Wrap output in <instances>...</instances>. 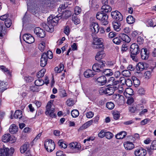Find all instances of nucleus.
<instances>
[{
  "label": "nucleus",
  "instance_id": "obj_29",
  "mask_svg": "<svg viewBox=\"0 0 156 156\" xmlns=\"http://www.w3.org/2000/svg\"><path fill=\"white\" fill-rule=\"evenodd\" d=\"M14 117L15 118L20 119L22 117V111L20 110H16L14 114Z\"/></svg>",
  "mask_w": 156,
  "mask_h": 156
},
{
  "label": "nucleus",
  "instance_id": "obj_34",
  "mask_svg": "<svg viewBox=\"0 0 156 156\" xmlns=\"http://www.w3.org/2000/svg\"><path fill=\"white\" fill-rule=\"evenodd\" d=\"M44 83V80L41 79H38L35 81L34 83L37 86H40L43 85Z\"/></svg>",
  "mask_w": 156,
  "mask_h": 156
},
{
  "label": "nucleus",
  "instance_id": "obj_45",
  "mask_svg": "<svg viewBox=\"0 0 156 156\" xmlns=\"http://www.w3.org/2000/svg\"><path fill=\"white\" fill-rule=\"evenodd\" d=\"M120 37H116L114 38L113 41L114 43L116 44H119L122 42V40L120 39Z\"/></svg>",
  "mask_w": 156,
  "mask_h": 156
},
{
  "label": "nucleus",
  "instance_id": "obj_18",
  "mask_svg": "<svg viewBox=\"0 0 156 156\" xmlns=\"http://www.w3.org/2000/svg\"><path fill=\"white\" fill-rule=\"evenodd\" d=\"M125 148L127 150H131L134 147V145L131 142L127 141L124 144Z\"/></svg>",
  "mask_w": 156,
  "mask_h": 156
},
{
  "label": "nucleus",
  "instance_id": "obj_27",
  "mask_svg": "<svg viewBox=\"0 0 156 156\" xmlns=\"http://www.w3.org/2000/svg\"><path fill=\"white\" fill-rule=\"evenodd\" d=\"M144 64L143 63L140 62L138 63L136 66V69L137 70L142 71L144 69Z\"/></svg>",
  "mask_w": 156,
  "mask_h": 156
},
{
  "label": "nucleus",
  "instance_id": "obj_28",
  "mask_svg": "<svg viewBox=\"0 0 156 156\" xmlns=\"http://www.w3.org/2000/svg\"><path fill=\"white\" fill-rule=\"evenodd\" d=\"M62 16H63L65 18L67 19L70 16H71V12L70 11H65L64 12L62 11Z\"/></svg>",
  "mask_w": 156,
  "mask_h": 156
},
{
  "label": "nucleus",
  "instance_id": "obj_56",
  "mask_svg": "<svg viewBox=\"0 0 156 156\" xmlns=\"http://www.w3.org/2000/svg\"><path fill=\"white\" fill-rule=\"evenodd\" d=\"M30 90L33 92L38 91V89L37 86L35 85V86H32L30 87Z\"/></svg>",
  "mask_w": 156,
  "mask_h": 156
},
{
  "label": "nucleus",
  "instance_id": "obj_54",
  "mask_svg": "<svg viewBox=\"0 0 156 156\" xmlns=\"http://www.w3.org/2000/svg\"><path fill=\"white\" fill-rule=\"evenodd\" d=\"M4 24L2 22H0V37H2L3 35L2 33Z\"/></svg>",
  "mask_w": 156,
  "mask_h": 156
},
{
  "label": "nucleus",
  "instance_id": "obj_41",
  "mask_svg": "<svg viewBox=\"0 0 156 156\" xmlns=\"http://www.w3.org/2000/svg\"><path fill=\"white\" fill-rule=\"evenodd\" d=\"M13 148L11 147L10 149H9V151L6 152V156H12L14 152Z\"/></svg>",
  "mask_w": 156,
  "mask_h": 156
},
{
  "label": "nucleus",
  "instance_id": "obj_48",
  "mask_svg": "<svg viewBox=\"0 0 156 156\" xmlns=\"http://www.w3.org/2000/svg\"><path fill=\"white\" fill-rule=\"evenodd\" d=\"M44 53H45L47 55V58L49 59H51L53 58V54L52 52L50 51H48L46 52H44Z\"/></svg>",
  "mask_w": 156,
  "mask_h": 156
},
{
  "label": "nucleus",
  "instance_id": "obj_55",
  "mask_svg": "<svg viewBox=\"0 0 156 156\" xmlns=\"http://www.w3.org/2000/svg\"><path fill=\"white\" fill-rule=\"evenodd\" d=\"M105 132L104 131V130H102L98 133V136L102 138L105 136Z\"/></svg>",
  "mask_w": 156,
  "mask_h": 156
},
{
  "label": "nucleus",
  "instance_id": "obj_21",
  "mask_svg": "<svg viewBox=\"0 0 156 156\" xmlns=\"http://www.w3.org/2000/svg\"><path fill=\"white\" fill-rule=\"evenodd\" d=\"M95 74L90 69H87L84 73V75L86 78L93 77Z\"/></svg>",
  "mask_w": 156,
  "mask_h": 156
},
{
  "label": "nucleus",
  "instance_id": "obj_24",
  "mask_svg": "<svg viewBox=\"0 0 156 156\" xmlns=\"http://www.w3.org/2000/svg\"><path fill=\"white\" fill-rule=\"evenodd\" d=\"M93 120H91L85 123L82 126L80 127L79 128V130H83L84 129H85L87 128L88 127H89L90 125H91L93 123Z\"/></svg>",
  "mask_w": 156,
  "mask_h": 156
},
{
  "label": "nucleus",
  "instance_id": "obj_64",
  "mask_svg": "<svg viewBox=\"0 0 156 156\" xmlns=\"http://www.w3.org/2000/svg\"><path fill=\"white\" fill-rule=\"evenodd\" d=\"M57 156H65V154H63V152L62 151H58L56 153Z\"/></svg>",
  "mask_w": 156,
  "mask_h": 156
},
{
  "label": "nucleus",
  "instance_id": "obj_59",
  "mask_svg": "<svg viewBox=\"0 0 156 156\" xmlns=\"http://www.w3.org/2000/svg\"><path fill=\"white\" fill-rule=\"evenodd\" d=\"M138 92L140 94L144 95L145 93V90L144 89L141 88L139 89Z\"/></svg>",
  "mask_w": 156,
  "mask_h": 156
},
{
  "label": "nucleus",
  "instance_id": "obj_32",
  "mask_svg": "<svg viewBox=\"0 0 156 156\" xmlns=\"http://www.w3.org/2000/svg\"><path fill=\"white\" fill-rule=\"evenodd\" d=\"M120 23L119 22H114L113 23V26L114 29L117 31L120 30Z\"/></svg>",
  "mask_w": 156,
  "mask_h": 156
},
{
  "label": "nucleus",
  "instance_id": "obj_6",
  "mask_svg": "<svg viewBox=\"0 0 156 156\" xmlns=\"http://www.w3.org/2000/svg\"><path fill=\"white\" fill-rule=\"evenodd\" d=\"M51 20V17H49L47 19V23H43L41 24L42 27L46 31L52 32L54 31V28L50 24V21Z\"/></svg>",
  "mask_w": 156,
  "mask_h": 156
},
{
  "label": "nucleus",
  "instance_id": "obj_61",
  "mask_svg": "<svg viewBox=\"0 0 156 156\" xmlns=\"http://www.w3.org/2000/svg\"><path fill=\"white\" fill-rule=\"evenodd\" d=\"M9 16L8 14H5L3 16H1L0 17V19L3 20H6V19H8V18Z\"/></svg>",
  "mask_w": 156,
  "mask_h": 156
},
{
  "label": "nucleus",
  "instance_id": "obj_19",
  "mask_svg": "<svg viewBox=\"0 0 156 156\" xmlns=\"http://www.w3.org/2000/svg\"><path fill=\"white\" fill-rule=\"evenodd\" d=\"M119 37L122 40L127 43L130 41V38L126 34H119Z\"/></svg>",
  "mask_w": 156,
  "mask_h": 156
},
{
  "label": "nucleus",
  "instance_id": "obj_3",
  "mask_svg": "<svg viewBox=\"0 0 156 156\" xmlns=\"http://www.w3.org/2000/svg\"><path fill=\"white\" fill-rule=\"evenodd\" d=\"M45 148L48 152H51L55 148V144L51 139H48L44 143Z\"/></svg>",
  "mask_w": 156,
  "mask_h": 156
},
{
  "label": "nucleus",
  "instance_id": "obj_49",
  "mask_svg": "<svg viewBox=\"0 0 156 156\" xmlns=\"http://www.w3.org/2000/svg\"><path fill=\"white\" fill-rule=\"evenodd\" d=\"M113 134L110 132H105V136L106 138L108 139H110L112 138Z\"/></svg>",
  "mask_w": 156,
  "mask_h": 156
},
{
  "label": "nucleus",
  "instance_id": "obj_31",
  "mask_svg": "<svg viewBox=\"0 0 156 156\" xmlns=\"http://www.w3.org/2000/svg\"><path fill=\"white\" fill-rule=\"evenodd\" d=\"M119 81L118 80H114V81L112 83V85L110 84H109L108 86H112V87L114 88L115 90H117L118 89L119 85Z\"/></svg>",
  "mask_w": 156,
  "mask_h": 156
},
{
  "label": "nucleus",
  "instance_id": "obj_7",
  "mask_svg": "<svg viewBox=\"0 0 156 156\" xmlns=\"http://www.w3.org/2000/svg\"><path fill=\"white\" fill-rule=\"evenodd\" d=\"M2 140L4 142H9L11 143H12L15 141L14 136H11L9 133L6 134L4 135L2 137Z\"/></svg>",
  "mask_w": 156,
  "mask_h": 156
},
{
  "label": "nucleus",
  "instance_id": "obj_52",
  "mask_svg": "<svg viewBox=\"0 0 156 156\" xmlns=\"http://www.w3.org/2000/svg\"><path fill=\"white\" fill-rule=\"evenodd\" d=\"M136 106H131L129 108V110L131 113H134L137 111Z\"/></svg>",
  "mask_w": 156,
  "mask_h": 156
},
{
  "label": "nucleus",
  "instance_id": "obj_22",
  "mask_svg": "<svg viewBox=\"0 0 156 156\" xmlns=\"http://www.w3.org/2000/svg\"><path fill=\"white\" fill-rule=\"evenodd\" d=\"M30 144L28 142L25 143L20 147V151L21 153H24L28 149Z\"/></svg>",
  "mask_w": 156,
  "mask_h": 156
},
{
  "label": "nucleus",
  "instance_id": "obj_14",
  "mask_svg": "<svg viewBox=\"0 0 156 156\" xmlns=\"http://www.w3.org/2000/svg\"><path fill=\"white\" fill-rule=\"evenodd\" d=\"M48 58L47 55L45 53H43L41 55L40 61V65L42 67H44L47 63Z\"/></svg>",
  "mask_w": 156,
  "mask_h": 156
},
{
  "label": "nucleus",
  "instance_id": "obj_8",
  "mask_svg": "<svg viewBox=\"0 0 156 156\" xmlns=\"http://www.w3.org/2000/svg\"><path fill=\"white\" fill-rule=\"evenodd\" d=\"M23 40L27 43L30 44L34 41V39L33 36L29 34H24L23 37Z\"/></svg>",
  "mask_w": 156,
  "mask_h": 156
},
{
  "label": "nucleus",
  "instance_id": "obj_46",
  "mask_svg": "<svg viewBox=\"0 0 156 156\" xmlns=\"http://www.w3.org/2000/svg\"><path fill=\"white\" fill-rule=\"evenodd\" d=\"M45 43L44 42H42L38 45V48L41 51H43L45 48Z\"/></svg>",
  "mask_w": 156,
  "mask_h": 156
},
{
  "label": "nucleus",
  "instance_id": "obj_38",
  "mask_svg": "<svg viewBox=\"0 0 156 156\" xmlns=\"http://www.w3.org/2000/svg\"><path fill=\"white\" fill-rule=\"evenodd\" d=\"M8 150L9 151V148L7 147L0 149V156H6L5 151H7Z\"/></svg>",
  "mask_w": 156,
  "mask_h": 156
},
{
  "label": "nucleus",
  "instance_id": "obj_63",
  "mask_svg": "<svg viewBox=\"0 0 156 156\" xmlns=\"http://www.w3.org/2000/svg\"><path fill=\"white\" fill-rule=\"evenodd\" d=\"M134 99L133 98H130L128 99L127 103L129 105L132 104L134 102Z\"/></svg>",
  "mask_w": 156,
  "mask_h": 156
},
{
  "label": "nucleus",
  "instance_id": "obj_40",
  "mask_svg": "<svg viewBox=\"0 0 156 156\" xmlns=\"http://www.w3.org/2000/svg\"><path fill=\"white\" fill-rule=\"evenodd\" d=\"M59 95L61 97H66L67 96V94L66 91L63 89H60L59 91Z\"/></svg>",
  "mask_w": 156,
  "mask_h": 156
},
{
  "label": "nucleus",
  "instance_id": "obj_10",
  "mask_svg": "<svg viewBox=\"0 0 156 156\" xmlns=\"http://www.w3.org/2000/svg\"><path fill=\"white\" fill-rule=\"evenodd\" d=\"M34 33L37 35V36L43 38L45 35V31L39 27H36L34 30Z\"/></svg>",
  "mask_w": 156,
  "mask_h": 156
},
{
  "label": "nucleus",
  "instance_id": "obj_50",
  "mask_svg": "<svg viewBox=\"0 0 156 156\" xmlns=\"http://www.w3.org/2000/svg\"><path fill=\"white\" fill-rule=\"evenodd\" d=\"M125 84L128 87H131L132 85V80L129 79H127L125 81Z\"/></svg>",
  "mask_w": 156,
  "mask_h": 156
},
{
  "label": "nucleus",
  "instance_id": "obj_53",
  "mask_svg": "<svg viewBox=\"0 0 156 156\" xmlns=\"http://www.w3.org/2000/svg\"><path fill=\"white\" fill-rule=\"evenodd\" d=\"M151 72L150 71H147L144 73V76L146 78L148 79L151 76Z\"/></svg>",
  "mask_w": 156,
  "mask_h": 156
},
{
  "label": "nucleus",
  "instance_id": "obj_2",
  "mask_svg": "<svg viewBox=\"0 0 156 156\" xmlns=\"http://www.w3.org/2000/svg\"><path fill=\"white\" fill-rule=\"evenodd\" d=\"M130 57L133 60H135L136 59V55L140 52V48L139 46L136 44H132L130 47Z\"/></svg>",
  "mask_w": 156,
  "mask_h": 156
},
{
  "label": "nucleus",
  "instance_id": "obj_20",
  "mask_svg": "<svg viewBox=\"0 0 156 156\" xmlns=\"http://www.w3.org/2000/svg\"><path fill=\"white\" fill-rule=\"evenodd\" d=\"M69 146L72 149H76L79 150L81 147L80 144L76 142L70 143L69 144Z\"/></svg>",
  "mask_w": 156,
  "mask_h": 156
},
{
  "label": "nucleus",
  "instance_id": "obj_12",
  "mask_svg": "<svg viewBox=\"0 0 156 156\" xmlns=\"http://www.w3.org/2000/svg\"><path fill=\"white\" fill-rule=\"evenodd\" d=\"M134 154L136 156H145L147 154V151L145 149L141 148L135 150Z\"/></svg>",
  "mask_w": 156,
  "mask_h": 156
},
{
  "label": "nucleus",
  "instance_id": "obj_17",
  "mask_svg": "<svg viewBox=\"0 0 156 156\" xmlns=\"http://www.w3.org/2000/svg\"><path fill=\"white\" fill-rule=\"evenodd\" d=\"M18 130V127L14 124H12L10 126L9 129L10 133L12 134L16 133Z\"/></svg>",
  "mask_w": 156,
  "mask_h": 156
},
{
  "label": "nucleus",
  "instance_id": "obj_33",
  "mask_svg": "<svg viewBox=\"0 0 156 156\" xmlns=\"http://www.w3.org/2000/svg\"><path fill=\"white\" fill-rule=\"evenodd\" d=\"M148 151H150L151 150H156V140H153L151 144L150 147L147 148Z\"/></svg>",
  "mask_w": 156,
  "mask_h": 156
},
{
  "label": "nucleus",
  "instance_id": "obj_13",
  "mask_svg": "<svg viewBox=\"0 0 156 156\" xmlns=\"http://www.w3.org/2000/svg\"><path fill=\"white\" fill-rule=\"evenodd\" d=\"M90 27L91 31L93 33H97L99 31V28L97 23L95 22L92 23L90 25Z\"/></svg>",
  "mask_w": 156,
  "mask_h": 156
},
{
  "label": "nucleus",
  "instance_id": "obj_60",
  "mask_svg": "<svg viewBox=\"0 0 156 156\" xmlns=\"http://www.w3.org/2000/svg\"><path fill=\"white\" fill-rule=\"evenodd\" d=\"M116 33L114 32H111L109 33L108 37L109 38H112L115 37L116 35Z\"/></svg>",
  "mask_w": 156,
  "mask_h": 156
},
{
  "label": "nucleus",
  "instance_id": "obj_11",
  "mask_svg": "<svg viewBox=\"0 0 156 156\" xmlns=\"http://www.w3.org/2000/svg\"><path fill=\"white\" fill-rule=\"evenodd\" d=\"M141 58L142 59H147L149 57V52L146 48H142L140 51Z\"/></svg>",
  "mask_w": 156,
  "mask_h": 156
},
{
  "label": "nucleus",
  "instance_id": "obj_51",
  "mask_svg": "<svg viewBox=\"0 0 156 156\" xmlns=\"http://www.w3.org/2000/svg\"><path fill=\"white\" fill-rule=\"evenodd\" d=\"M81 9L79 7L76 6L75 7L74 12L76 15H78L81 12Z\"/></svg>",
  "mask_w": 156,
  "mask_h": 156
},
{
  "label": "nucleus",
  "instance_id": "obj_35",
  "mask_svg": "<svg viewBox=\"0 0 156 156\" xmlns=\"http://www.w3.org/2000/svg\"><path fill=\"white\" fill-rule=\"evenodd\" d=\"M126 21L129 24H132L135 22V19L132 16H129L126 18Z\"/></svg>",
  "mask_w": 156,
  "mask_h": 156
},
{
  "label": "nucleus",
  "instance_id": "obj_9",
  "mask_svg": "<svg viewBox=\"0 0 156 156\" xmlns=\"http://www.w3.org/2000/svg\"><path fill=\"white\" fill-rule=\"evenodd\" d=\"M95 80H96V83L100 86L104 85L107 82V79L105 76H101L97 78H95Z\"/></svg>",
  "mask_w": 156,
  "mask_h": 156
},
{
  "label": "nucleus",
  "instance_id": "obj_23",
  "mask_svg": "<svg viewBox=\"0 0 156 156\" xmlns=\"http://www.w3.org/2000/svg\"><path fill=\"white\" fill-rule=\"evenodd\" d=\"M101 72L104 75V76H105L107 77L111 76L113 74V72H112V70L110 69H102V71Z\"/></svg>",
  "mask_w": 156,
  "mask_h": 156
},
{
  "label": "nucleus",
  "instance_id": "obj_4",
  "mask_svg": "<svg viewBox=\"0 0 156 156\" xmlns=\"http://www.w3.org/2000/svg\"><path fill=\"white\" fill-rule=\"evenodd\" d=\"M105 61H101L98 63L94 64L92 66L93 70L97 72L102 71L103 68L105 66Z\"/></svg>",
  "mask_w": 156,
  "mask_h": 156
},
{
  "label": "nucleus",
  "instance_id": "obj_43",
  "mask_svg": "<svg viewBox=\"0 0 156 156\" xmlns=\"http://www.w3.org/2000/svg\"><path fill=\"white\" fill-rule=\"evenodd\" d=\"M114 104L111 102H108L106 104V107L109 109H112L114 107Z\"/></svg>",
  "mask_w": 156,
  "mask_h": 156
},
{
  "label": "nucleus",
  "instance_id": "obj_25",
  "mask_svg": "<svg viewBox=\"0 0 156 156\" xmlns=\"http://www.w3.org/2000/svg\"><path fill=\"white\" fill-rule=\"evenodd\" d=\"M115 90L112 87H107L105 90L103 91V92L106 94H108L109 95H111L114 93Z\"/></svg>",
  "mask_w": 156,
  "mask_h": 156
},
{
  "label": "nucleus",
  "instance_id": "obj_44",
  "mask_svg": "<svg viewBox=\"0 0 156 156\" xmlns=\"http://www.w3.org/2000/svg\"><path fill=\"white\" fill-rule=\"evenodd\" d=\"M5 24L6 27L9 28L12 24L11 20L10 19H6L5 22Z\"/></svg>",
  "mask_w": 156,
  "mask_h": 156
},
{
  "label": "nucleus",
  "instance_id": "obj_39",
  "mask_svg": "<svg viewBox=\"0 0 156 156\" xmlns=\"http://www.w3.org/2000/svg\"><path fill=\"white\" fill-rule=\"evenodd\" d=\"M71 114L73 117L76 118L79 115V113L78 110L74 109L71 111Z\"/></svg>",
  "mask_w": 156,
  "mask_h": 156
},
{
  "label": "nucleus",
  "instance_id": "obj_16",
  "mask_svg": "<svg viewBox=\"0 0 156 156\" xmlns=\"http://www.w3.org/2000/svg\"><path fill=\"white\" fill-rule=\"evenodd\" d=\"M105 56V54L104 53V51L101 50L99 51L95 57L96 60L100 61Z\"/></svg>",
  "mask_w": 156,
  "mask_h": 156
},
{
  "label": "nucleus",
  "instance_id": "obj_47",
  "mask_svg": "<svg viewBox=\"0 0 156 156\" xmlns=\"http://www.w3.org/2000/svg\"><path fill=\"white\" fill-rule=\"evenodd\" d=\"M94 44L96 45V46L94 47L96 48H102V49L104 48V45L103 43L99 44L98 43H97V42H94Z\"/></svg>",
  "mask_w": 156,
  "mask_h": 156
},
{
  "label": "nucleus",
  "instance_id": "obj_1",
  "mask_svg": "<svg viewBox=\"0 0 156 156\" xmlns=\"http://www.w3.org/2000/svg\"><path fill=\"white\" fill-rule=\"evenodd\" d=\"M101 12H98L96 14L97 18L101 21L102 25H105L108 24V16L106 13L112 10V8L108 5H103L101 7Z\"/></svg>",
  "mask_w": 156,
  "mask_h": 156
},
{
  "label": "nucleus",
  "instance_id": "obj_36",
  "mask_svg": "<svg viewBox=\"0 0 156 156\" xmlns=\"http://www.w3.org/2000/svg\"><path fill=\"white\" fill-rule=\"evenodd\" d=\"M64 65L63 64H60L59 65V68L56 67L55 68V71L57 73H59L63 70L64 69Z\"/></svg>",
  "mask_w": 156,
  "mask_h": 156
},
{
  "label": "nucleus",
  "instance_id": "obj_15",
  "mask_svg": "<svg viewBox=\"0 0 156 156\" xmlns=\"http://www.w3.org/2000/svg\"><path fill=\"white\" fill-rule=\"evenodd\" d=\"M45 4L46 6L53 7L56 4L57 0H45Z\"/></svg>",
  "mask_w": 156,
  "mask_h": 156
},
{
  "label": "nucleus",
  "instance_id": "obj_37",
  "mask_svg": "<svg viewBox=\"0 0 156 156\" xmlns=\"http://www.w3.org/2000/svg\"><path fill=\"white\" fill-rule=\"evenodd\" d=\"M48 106H46V111H45V114L46 115L49 114V113H50V112H54L55 111V109L54 108H51V107H48Z\"/></svg>",
  "mask_w": 156,
  "mask_h": 156
},
{
  "label": "nucleus",
  "instance_id": "obj_42",
  "mask_svg": "<svg viewBox=\"0 0 156 156\" xmlns=\"http://www.w3.org/2000/svg\"><path fill=\"white\" fill-rule=\"evenodd\" d=\"M122 74L124 76L129 77L130 76L131 74L129 70H124L122 72Z\"/></svg>",
  "mask_w": 156,
  "mask_h": 156
},
{
  "label": "nucleus",
  "instance_id": "obj_58",
  "mask_svg": "<svg viewBox=\"0 0 156 156\" xmlns=\"http://www.w3.org/2000/svg\"><path fill=\"white\" fill-rule=\"evenodd\" d=\"M113 115L114 119L115 120H117L118 119L120 116L119 114L116 112H114L113 113Z\"/></svg>",
  "mask_w": 156,
  "mask_h": 156
},
{
  "label": "nucleus",
  "instance_id": "obj_5",
  "mask_svg": "<svg viewBox=\"0 0 156 156\" xmlns=\"http://www.w3.org/2000/svg\"><path fill=\"white\" fill-rule=\"evenodd\" d=\"M111 16L112 18L116 21L120 22L123 20V17L122 15L117 10L112 12L111 13Z\"/></svg>",
  "mask_w": 156,
  "mask_h": 156
},
{
  "label": "nucleus",
  "instance_id": "obj_57",
  "mask_svg": "<svg viewBox=\"0 0 156 156\" xmlns=\"http://www.w3.org/2000/svg\"><path fill=\"white\" fill-rule=\"evenodd\" d=\"M94 113L92 112H89L86 113L87 117L88 118H92L94 116Z\"/></svg>",
  "mask_w": 156,
  "mask_h": 156
},
{
  "label": "nucleus",
  "instance_id": "obj_30",
  "mask_svg": "<svg viewBox=\"0 0 156 156\" xmlns=\"http://www.w3.org/2000/svg\"><path fill=\"white\" fill-rule=\"evenodd\" d=\"M59 146L62 148H66L67 147V145L66 143L63 141V140H60L58 142Z\"/></svg>",
  "mask_w": 156,
  "mask_h": 156
},
{
  "label": "nucleus",
  "instance_id": "obj_62",
  "mask_svg": "<svg viewBox=\"0 0 156 156\" xmlns=\"http://www.w3.org/2000/svg\"><path fill=\"white\" fill-rule=\"evenodd\" d=\"M69 32V28L68 26H66L64 30V33L67 35H68Z\"/></svg>",
  "mask_w": 156,
  "mask_h": 156
},
{
  "label": "nucleus",
  "instance_id": "obj_26",
  "mask_svg": "<svg viewBox=\"0 0 156 156\" xmlns=\"http://www.w3.org/2000/svg\"><path fill=\"white\" fill-rule=\"evenodd\" d=\"M127 133L126 132L122 131L115 135V137L117 139H122L125 137Z\"/></svg>",
  "mask_w": 156,
  "mask_h": 156
}]
</instances>
